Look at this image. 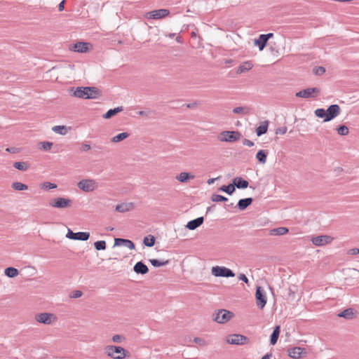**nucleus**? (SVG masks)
Masks as SVG:
<instances>
[{"label":"nucleus","instance_id":"774afa93","mask_svg":"<svg viewBox=\"0 0 359 359\" xmlns=\"http://www.w3.org/2000/svg\"><path fill=\"white\" fill-rule=\"evenodd\" d=\"M176 41H177V42L180 43H182V38L180 36H177L176 38Z\"/></svg>","mask_w":359,"mask_h":359},{"label":"nucleus","instance_id":"f03ea898","mask_svg":"<svg viewBox=\"0 0 359 359\" xmlns=\"http://www.w3.org/2000/svg\"><path fill=\"white\" fill-rule=\"evenodd\" d=\"M104 353L113 359H123L126 356L127 351L121 346L107 345L104 348Z\"/></svg>","mask_w":359,"mask_h":359},{"label":"nucleus","instance_id":"f704fd0d","mask_svg":"<svg viewBox=\"0 0 359 359\" xmlns=\"http://www.w3.org/2000/svg\"><path fill=\"white\" fill-rule=\"evenodd\" d=\"M143 243L147 247H152L155 244V238L152 235H149L144 238Z\"/></svg>","mask_w":359,"mask_h":359},{"label":"nucleus","instance_id":"4468645a","mask_svg":"<svg viewBox=\"0 0 359 359\" xmlns=\"http://www.w3.org/2000/svg\"><path fill=\"white\" fill-rule=\"evenodd\" d=\"M341 113V108L338 104H331L326 109V121H330L338 116Z\"/></svg>","mask_w":359,"mask_h":359},{"label":"nucleus","instance_id":"de8ad7c7","mask_svg":"<svg viewBox=\"0 0 359 359\" xmlns=\"http://www.w3.org/2000/svg\"><path fill=\"white\" fill-rule=\"evenodd\" d=\"M125 340V337L121 334H115L112 337L111 341L114 343L121 344Z\"/></svg>","mask_w":359,"mask_h":359},{"label":"nucleus","instance_id":"4c0bfd02","mask_svg":"<svg viewBox=\"0 0 359 359\" xmlns=\"http://www.w3.org/2000/svg\"><path fill=\"white\" fill-rule=\"evenodd\" d=\"M314 113L316 116L323 118V122H328V121H326L327 114L325 109L319 108L316 109Z\"/></svg>","mask_w":359,"mask_h":359},{"label":"nucleus","instance_id":"49530a36","mask_svg":"<svg viewBox=\"0 0 359 359\" xmlns=\"http://www.w3.org/2000/svg\"><path fill=\"white\" fill-rule=\"evenodd\" d=\"M228 199L227 198L219 195V194H212V201L214 202H222V201H226Z\"/></svg>","mask_w":359,"mask_h":359},{"label":"nucleus","instance_id":"f257e3e1","mask_svg":"<svg viewBox=\"0 0 359 359\" xmlns=\"http://www.w3.org/2000/svg\"><path fill=\"white\" fill-rule=\"evenodd\" d=\"M73 95L81 99H96L100 96V90L95 87H78Z\"/></svg>","mask_w":359,"mask_h":359},{"label":"nucleus","instance_id":"f8f14e48","mask_svg":"<svg viewBox=\"0 0 359 359\" xmlns=\"http://www.w3.org/2000/svg\"><path fill=\"white\" fill-rule=\"evenodd\" d=\"M319 93L320 90L318 88H308L297 92L296 96L298 97L310 98L317 96Z\"/></svg>","mask_w":359,"mask_h":359},{"label":"nucleus","instance_id":"bf43d9fd","mask_svg":"<svg viewBox=\"0 0 359 359\" xmlns=\"http://www.w3.org/2000/svg\"><path fill=\"white\" fill-rule=\"evenodd\" d=\"M65 1L63 0L62 1L59 5H58V10L59 11H62L65 8Z\"/></svg>","mask_w":359,"mask_h":359},{"label":"nucleus","instance_id":"ddd939ff","mask_svg":"<svg viewBox=\"0 0 359 359\" xmlns=\"http://www.w3.org/2000/svg\"><path fill=\"white\" fill-rule=\"evenodd\" d=\"M334 238L328 235H320L312 238V243L316 246H323L331 243Z\"/></svg>","mask_w":359,"mask_h":359},{"label":"nucleus","instance_id":"603ef678","mask_svg":"<svg viewBox=\"0 0 359 359\" xmlns=\"http://www.w3.org/2000/svg\"><path fill=\"white\" fill-rule=\"evenodd\" d=\"M82 292L81 290H74L70 294L71 298H79L82 296Z\"/></svg>","mask_w":359,"mask_h":359},{"label":"nucleus","instance_id":"864d4df0","mask_svg":"<svg viewBox=\"0 0 359 359\" xmlns=\"http://www.w3.org/2000/svg\"><path fill=\"white\" fill-rule=\"evenodd\" d=\"M287 132V128L285 126L278 128L276 130V134L284 135Z\"/></svg>","mask_w":359,"mask_h":359},{"label":"nucleus","instance_id":"aec40b11","mask_svg":"<svg viewBox=\"0 0 359 359\" xmlns=\"http://www.w3.org/2000/svg\"><path fill=\"white\" fill-rule=\"evenodd\" d=\"M133 270L136 273L142 275L146 274L149 271L148 267L142 262H137L133 267Z\"/></svg>","mask_w":359,"mask_h":359},{"label":"nucleus","instance_id":"4be33fe9","mask_svg":"<svg viewBox=\"0 0 359 359\" xmlns=\"http://www.w3.org/2000/svg\"><path fill=\"white\" fill-rule=\"evenodd\" d=\"M133 208H134L133 203H123L121 204H118L116 206L115 210L119 212H126L132 210Z\"/></svg>","mask_w":359,"mask_h":359},{"label":"nucleus","instance_id":"9d476101","mask_svg":"<svg viewBox=\"0 0 359 359\" xmlns=\"http://www.w3.org/2000/svg\"><path fill=\"white\" fill-rule=\"evenodd\" d=\"M273 37V33H268L266 34H260L257 39L254 41V45L259 48V50H263L266 47L269 39Z\"/></svg>","mask_w":359,"mask_h":359},{"label":"nucleus","instance_id":"7ed1b4c3","mask_svg":"<svg viewBox=\"0 0 359 359\" xmlns=\"http://www.w3.org/2000/svg\"><path fill=\"white\" fill-rule=\"evenodd\" d=\"M233 316L234 314L230 311L219 309L212 314V319L217 323L224 324L229 322Z\"/></svg>","mask_w":359,"mask_h":359},{"label":"nucleus","instance_id":"9b49d317","mask_svg":"<svg viewBox=\"0 0 359 359\" xmlns=\"http://www.w3.org/2000/svg\"><path fill=\"white\" fill-rule=\"evenodd\" d=\"M255 298L257 300V306L262 309L266 304V297L264 290L259 286L257 287Z\"/></svg>","mask_w":359,"mask_h":359},{"label":"nucleus","instance_id":"c756f323","mask_svg":"<svg viewBox=\"0 0 359 359\" xmlns=\"http://www.w3.org/2000/svg\"><path fill=\"white\" fill-rule=\"evenodd\" d=\"M269 122L267 121H264L256 129L257 136H261L265 134L268 130Z\"/></svg>","mask_w":359,"mask_h":359},{"label":"nucleus","instance_id":"a18cd8bd","mask_svg":"<svg viewBox=\"0 0 359 359\" xmlns=\"http://www.w3.org/2000/svg\"><path fill=\"white\" fill-rule=\"evenodd\" d=\"M95 248L97 250H104L106 249V242L104 241H98L94 243Z\"/></svg>","mask_w":359,"mask_h":359},{"label":"nucleus","instance_id":"37998d69","mask_svg":"<svg viewBox=\"0 0 359 359\" xmlns=\"http://www.w3.org/2000/svg\"><path fill=\"white\" fill-rule=\"evenodd\" d=\"M233 112L234 114H248L249 112V110H248V108L246 107H235L233 109Z\"/></svg>","mask_w":359,"mask_h":359},{"label":"nucleus","instance_id":"58836bf2","mask_svg":"<svg viewBox=\"0 0 359 359\" xmlns=\"http://www.w3.org/2000/svg\"><path fill=\"white\" fill-rule=\"evenodd\" d=\"M219 189L231 195L234 192L235 187L233 184H229V185H223Z\"/></svg>","mask_w":359,"mask_h":359},{"label":"nucleus","instance_id":"13d9d810","mask_svg":"<svg viewBox=\"0 0 359 359\" xmlns=\"http://www.w3.org/2000/svg\"><path fill=\"white\" fill-rule=\"evenodd\" d=\"M243 144L248 147H252L254 145L253 142L248 139H245L243 142Z\"/></svg>","mask_w":359,"mask_h":359},{"label":"nucleus","instance_id":"473e14b6","mask_svg":"<svg viewBox=\"0 0 359 359\" xmlns=\"http://www.w3.org/2000/svg\"><path fill=\"white\" fill-rule=\"evenodd\" d=\"M279 334H280V326L278 325L274 328L273 333L271 334V339H270L271 344L274 345L276 344L278 337H279Z\"/></svg>","mask_w":359,"mask_h":359},{"label":"nucleus","instance_id":"c03bdc74","mask_svg":"<svg viewBox=\"0 0 359 359\" xmlns=\"http://www.w3.org/2000/svg\"><path fill=\"white\" fill-rule=\"evenodd\" d=\"M57 185L55 184L49 182H46L40 184V188L46 190L55 189Z\"/></svg>","mask_w":359,"mask_h":359},{"label":"nucleus","instance_id":"6e6d98bb","mask_svg":"<svg viewBox=\"0 0 359 359\" xmlns=\"http://www.w3.org/2000/svg\"><path fill=\"white\" fill-rule=\"evenodd\" d=\"M238 280H242L243 282H245V283H248V278L246 277V276L243 273H241L238 276Z\"/></svg>","mask_w":359,"mask_h":359},{"label":"nucleus","instance_id":"39448f33","mask_svg":"<svg viewBox=\"0 0 359 359\" xmlns=\"http://www.w3.org/2000/svg\"><path fill=\"white\" fill-rule=\"evenodd\" d=\"M242 135L238 131H222L218 135V140L221 142H234L239 140Z\"/></svg>","mask_w":359,"mask_h":359},{"label":"nucleus","instance_id":"4d7b16f0","mask_svg":"<svg viewBox=\"0 0 359 359\" xmlns=\"http://www.w3.org/2000/svg\"><path fill=\"white\" fill-rule=\"evenodd\" d=\"M90 145L88 144H83L81 147V151H87L88 150L90 149Z\"/></svg>","mask_w":359,"mask_h":359},{"label":"nucleus","instance_id":"c85d7f7f","mask_svg":"<svg viewBox=\"0 0 359 359\" xmlns=\"http://www.w3.org/2000/svg\"><path fill=\"white\" fill-rule=\"evenodd\" d=\"M123 107H118L114 109H111L107 111L106 114L103 115V118L108 119L111 118L113 116L117 114L118 113L123 111Z\"/></svg>","mask_w":359,"mask_h":359},{"label":"nucleus","instance_id":"8fccbe9b","mask_svg":"<svg viewBox=\"0 0 359 359\" xmlns=\"http://www.w3.org/2000/svg\"><path fill=\"white\" fill-rule=\"evenodd\" d=\"M40 144H41V148L45 151L50 150L53 146V143L50 142H41Z\"/></svg>","mask_w":359,"mask_h":359},{"label":"nucleus","instance_id":"20e7f679","mask_svg":"<svg viewBox=\"0 0 359 359\" xmlns=\"http://www.w3.org/2000/svg\"><path fill=\"white\" fill-rule=\"evenodd\" d=\"M35 320L44 325H52L57 321V317L52 313H40L35 315Z\"/></svg>","mask_w":359,"mask_h":359},{"label":"nucleus","instance_id":"69168bd1","mask_svg":"<svg viewBox=\"0 0 359 359\" xmlns=\"http://www.w3.org/2000/svg\"><path fill=\"white\" fill-rule=\"evenodd\" d=\"M233 61L231 59L226 60H225V64H229L230 65V64L233 63Z\"/></svg>","mask_w":359,"mask_h":359},{"label":"nucleus","instance_id":"ea45409f","mask_svg":"<svg viewBox=\"0 0 359 359\" xmlns=\"http://www.w3.org/2000/svg\"><path fill=\"white\" fill-rule=\"evenodd\" d=\"M256 158L261 163L264 164L266 161V154L264 150H259L257 153Z\"/></svg>","mask_w":359,"mask_h":359},{"label":"nucleus","instance_id":"393cba45","mask_svg":"<svg viewBox=\"0 0 359 359\" xmlns=\"http://www.w3.org/2000/svg\"><path fill=\"white\" fill-rule=\"evenodd\" d=\"M194 175L190 172H182L176 176V180L180 182L184 183L189 180L194 179Z\"/></svg>","mask_w":359,"mask_h":359},{"label":"nucleus","instance_id":"b1692460","mask_svg":"<svg viewBox=\"0 0 359 359\" xmlns=\"http://www.w3.org/2000/svg\"><path fill=\"white\" fill-rule=\"evenodd\" d=\"M355 313L354 311V309L352 308H349L347 309H345L344 311L340 312L338 314V316L340 318H344L346 320H351L355 318Z\"/></svg>","mask_w":359,"mask_h":359},{"label":"nucleus","instance_id":"1a4fd4ad","mask_svg":"<svg viewBox=\"0 0 359 359\" xmlns=\"http://www.w3.org/2000/svg\"><path fill=\"white\" fill-rule=\"evenodd\" d=\"M248 341L249 339L247 337L238 334H229L226 337V342L229 344L244 345Z\"/></svg>","mask_w":359,"mask_h":359},{"label":"nucleus","instance_id":"f3484780","mask_svg":"<svg viewBox=\"0 0 359 359\" xmlns=\"http://www.w3.org/2000/svg\"><path fill=\"white\" fill-rule=\"evenodd\" d=\"M288 355L292 358L298 359L301 358L302 354L304 352V348L301 347H294L288 349Z\"/></svg>","mask_w":359,"mask_h":359},{"label":"nucleus","instance_id":"423d86ee","mask_svg":"<svg viewBox=\"0 0 359 359\" xmlns=\"http://www.w3.org/2000/svg\"><path fill=\"white\" fill-rule=\"evenodd\" d=\"M77 187L84 192H92L98 188V183L93 179H84L77 183Z\"/></svg>","mask_w":359,"mask_h":359},{"label":"nucleus","instance_id":"2eb2a0df","mask_svg":"<svg viewBox=\"0 0 359 359\" xmlns=\"http://www.w3.org/2000/svg\"><path fill=\"white\" fill-rule=\"evenodd\" d=\"M66 237L72 240H78L86 241L88 240L90 237V233L88 232H77L74 233L69 229H68L67 233L66 234Z\"/></svg>","mask_w":359,"mask_h":359},{"label":"nucleus","instance_id":"412c9836","mask_svg":"<svg viewBox=\"0 0 359 359\" xmlns=\"http://www.w3.org/2000/svg\"><path fill=\"white\" fill-rule=\"evenodd\" d=\"M203 221L204 219L203 217H198L195 219L189 221L186 225V227L190 230H194L203 224Z\"/></svg>","mask_w":359,"mask_h":359},{"label":"nucleus","instance_id":"dca6fc26","mask_svg":"<svg viewBox=\"0 0 359 359\" xmlns=\"http://www.w3.org/2000/svg\"><path fill=\"white\" fill-rule=\"evenodd\" d=\"M170 13L168 9H158L148 12L146 18L149 19H161L168 16Z\"/></svg>","mask_w":359,"mask_h":359},{"label":"nucleus","instance_id":"0eeeda50","mask_svg":"<svg viewBox=\"0 0 359 359\" xmlns=\"http://www.w3.org/2000/svg\"><path fill=\"white\" fill-rule=\"evenodd\" d=\"M211 273L215 277L229 278L235 276V273L233 272V271L225 266H213L211 269Z\"/></svg>","mask_w":359,"mask_h":359},{"label":"nucleus","instance_id":"bb28decb","mask_svg":"<svg viewBox=\"0 0 359 359\" xmlns=\"http://www.w3.org/2000/svg\"><path fill=\"white\" fill-rule=\"evenodd\" d=\"M252 202V198H246L238 201L237 206L240 210L246 209Z\"/></svg>","mask_w":359,"mask_h":359},{"label":"nucleus","instance_id":"cd10ccee","mask_svg":"<svg viewBox=\"0 0 359 359\" xmlns=\"http://www.w3.org/2000/svg\"><path fill=\"white\" fill-rule=\"evenodd\" d=\"M289 229L286 227H278L270 230L269 234L271 236H283L287 233Z\"/></svg>","mask_w":359,"mask_h":359},{"label":"nucleus","instance_id":"09e8293b","mask_svg":"<svg viewBox=\"0 0 359 359\" xmlns=\"http://www.w3.org/2000/svg\"><path fill=\"white\" fill-rule=\"evenodd\" d=\"M193 341L195 342L196 344H198L201 346H205L208 344L207 341L204 339L201 338V337H195L193 339Z\"/></svg>","mask_w":359,"mask_h":359},{"label":"nucleus","instance_id":"a211bd4d","mask_svg":"<svg viewBox=\"0 0 359 359\" xmlns=\"http://www.w3.org/2000/svg\"><path fill=\"white\" fill-rule=\"evenodd\" d=\"M115 245L121 246L123 245L128 249L133 250L135 248V244L130 240L124 238H115Z\"/></svg>","mask_w":359,"mask_h":359},{"label":"nucleus","instance_id":"a19ab883","mask_svg":"<svg viewBox=\"0 0 359 359\" xmlns=\"http://www.w3.org/2000/svg\"><path fill=\"white\" fill-rule=\"evenodd\" d=\"M149 262L155 267H159V266H165V265H167L169 264V260L160 261L158 259H150Z\"/></svg>","mask_w":359,"mask_h":359},{"label":"nucleus","instance_id":"680f3d73","mask_svg":"<svg viewBox=\"0 0 359 359\" xmlns=\"http://www.w3.org/2000/svg\"><path fill=\"white\" fill-rule=\"evenodd\" d=\"M217 178H210L208 180L207 183L209 184V185H211L215 181L217 180Z\"/></svg>","mask_w":359,"mask_h":359},{"label":"nucleus","instance_id":"052dcab7","mask_svg":"<svg viewBox=\"0 0 359 359\" xmlns=\"http://www.w3.org/2000/svg\"><path fill=\"white\" fill-rule=\"evenodd\" d=\"M350 271L351 272L352 276H359V271H358L355 269H350Z\"/></svg>","mask_w":359,"mask_h":359},{"label":"nucleus","instance_id":"c9c22d12","mask_svg":"<svg viewBox=\"0 0 359 359\" xmlns=\"http://www.w3.org/2000/svg\"><path fill=\"white\" fill-rule=\"evenodd\" d=\"M11 187L14 190L17 191H23L27 190L28 189L27 185L19 182H15L12 183Z\"/></svg>","mask_w":359,"mask_h":359},{"label":"nucleus","instance_id":"e433bc0d","mask_svg":"<svg viewBox=\"0 0 359 359\" xmlns=\"http://www.w3.org/2000/svg\"><path fill=\"white\" fill-rule=\"evenodd\" d=\"M128 137H129V133H119L117 135L114 136V137H112L111 141L112 142H121V141L126 139Z\"/></svg>","mask_w":359,"mask_h":359},{"label":"nucleus","instance_id":"79ce46f5","mask_svg":"<svg viewBox=\"0 0 359 359\" xmlns=\"http://www.w3.org/2000/svg\"><path fill=\"white\" fill-rule=\"evenodd\" d=\"M337 132L338 135H341V136H345L348 134L349 129L346 126L342 125L337 128Z\"/></svg>","mask_w":359,"mask_h":359},{"label":"nucleus","instance_id":"2f4dec72","mask_svg":"<svg viewBox=\"0 0 359 359\" xmlns=\"http://www.w3.org/2000/svg\"><path fill=\"white\" fill-rule=\"evenodd\" d=\"M18 270L14 267H8L4 270V274L8 278H14L18 275Z\"/></svg>","mask_w":359,"mask_h":359},{"label":"nucleus","instance_id":"6ab92c4d","mask_svg":"<svg viewBox=\"0 0 359 359\" xmlns=\"http://www.w3.org/2000/svg\"><path fill=\"white\" fill-rule=\"evenodd\" d=\"M253 63L252 61H245L242 62L236 70V73L238 74H241L245 73L249 70H250L253 67Z\"/></svg>","mask_w":359,"mask_h":359},{"label":"nucleus","instance_id":"72a5a7b5","mask_svg":"<svg viewBox=\"0 0 359 359\" xmlns=\"http://www.w3.org/2000/svg\"><path fill=\"white\" fill-rule=\"evenodd\" d=\"M55 133L65 135L67 133V128L65 126H55L52 128Z\"/></svg>","mask_w":359,"mask_h":359},{"label":"nucleus","instance_id":"338daca9","mask_svg":"<svg viewBox=\"0 0 359 359\" xmlns=\"http://www.w3.org/2000/svg\"><path fill=\"white\" fill-rule=\"evenodd\" d=\"M271 355L266 354L262 358V359H270Z\"/></svg>","mask_w":359,"mask_h":359},{"label":"nucleus","instance_id":"3c124183","mask_svg":"<svg viewBox=\"0 0 359 359\" xmlns=\"http://www.w3.org/2000/svg\"><path fill=\"white\" fill-rule=\"evenodd\" d=\"M325 69L323 67H318L315 69H313V72L316 75H322L325 73Z\"/></svg>","mask_w":359,"mask_h":359},{"label":"nucleus","instance_id":"0e129e2a","mask_svg":"<svg viewBox=\"0 0 359 359\" xmlns=\"http://www.w3.org/2000/svg\"><path fill=\"white\" fill-rule=\"evenodd\" d=\"M16 149L15 147L7 148L6 151L11 153H15Z\"/></svg>","mask_w":359,"mask_h":359},{"label":"nucleus","instance_id":"7c9ffc66","mask_svg":"<svg viewBox=\"0 0 359 359\" xmlns=\"http://www.w3.org/2000/svg\"><path fill=\"white\" fill-rule=\"evenodd\" d=\"M13 167L15 169H18L21 171H27L29 168V165L27 162L19 161V162H15L13 164Z\"/></svg>","mask_w":359,"mask_h":359},{"label":"nucleus","instance_id":"e2e57ef3","mask_svg":"<svg viewBox=\"0 0 359 359\" xmlns=\"http://www.w3.org/2000/svg\"><path fill=\"white\" fill-rule=\"evenodd\" d=\"M140 116H148V112L144 111H140L137 113Z\"/></svg>","mask_w":359,"mask_h":359},{"label":"nucleus","instance_id":"5701e85b","mask_svg":"<svg viewBox=\"0 0 359 359\" xmlns=\"http://www.w3.org/2000/svg\"><path fill=\"white\" fill-rule=\"evenodd\" d=\"M234 187L238 189H245L248 187V182L241 177H236L233 180Z\"/></svg>","mask_w":359,"mask_h":359},{"label":"nucleus","instance_id":"5fc2aeb1","mask_svg":"<svg viewBox=\"0 0 359 359\" xmlns=\"http://www.w3.org/2000/svg\"><path fill=\"white\" fill-rule=\"evenodd\" d=\"M348 254L351 255H358V254H359V248H355L350 249L348 251Z\"/></svg>","mask_w":359,"mask_h":359},{"label":"nucleus","instance_id":"a878e982","mask_svg":"<svg viewBox=\"0 0 359 359\" xmlns=\"http://www.w3.org/2000/svg\"><path fill=\"white\" fill-rule=\"evenodd\" d=\"M89 43L85 42H77L74 44L73 50L78 53H86L88 50Z\"/></svg>","mask_w":359,"mask_h":359},{"label":"nucleus","instance_id":"6e6552de","mask_svg":"<svg viewBox=\"0 0 359 359\" xmlns=\"http://www.w3.org/2000/svg\"><path fill=\"white\" fill-rule=\"evenodd\" d=\"M49 205L53 208L63 209L71 207L72 200L63 197H58L51 200Z\"/></svg>","mask_w":359,"mask_h":359}]
</instances>
